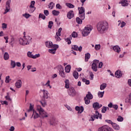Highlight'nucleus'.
Segmentation results:
<instances>
[{"label": "nucleus", "instance_id": "f257e3e1", "mask_svg": "<svg viewBox=\"0 0 131 131\" xmlns=\"http://www.w3.org/2000/svg\"><path fill=\"white\" fill-rule=\"evenodd\" d=\"M108 23L106 21L99 22L97 25V29L99 33H105L108 30Z\"/></svg>", "mask_w": 131, "mask_h": 131}, {"label": "nucleus", "instance_id": "f03ea898", "mask_svg": "<svg viewBox=\"0 0 131 131\" xmlns=\"http://www.w3.org/2000/svg\"><path fill=\"white\" fill-rule=\"evenodd\" d=\"M31 39L32 38L30 36H24V38L19 39V42L21 46H26V45L31 43Z\"/></svg>", "mask_w": 131, "mask_h": 131}, {"label": "nucleus", "instance_id": "7ed1b4c3", "mask_svg": "<svg viewBox=\"0 0 131 131\" xmlns=\"http://www.w3.org/2000/svg\"><path fill=\"white\" fill-rule=\"evenodd\" d=\"M92 29L91 26H86L85 27L84 29L82 32V36H88V35L91 33Z\"/></svg>", "mask_w": 131, "mask_h": 131}, {"label": "nucleus", "instance_id": "20e7f679", "mask_svg": "<svg viewBox=\"0 0 131 131\" xmlns=\"http://www.w3.org/2000/svg\"><path fill=\"white\" fill-rule=\"evenodd\" d=\"M68 93L70 97H75L76 96V91L73 87L70 88L68 90Z\"/></svg>", "mask_w": 131, "mask_h": 131}, {"label": "nucleus", "instance_id": "39448f33", "mask_svg": "<svg viewBox=\"0 0 131 131\" xmlns=\"http://www.w3.org/2000/svg\"><path fill=\"white\" fill-rule=\"evenodd\" d=\"M98 131H114V130L110 126L105 125L99 128Z\"/></svg>", "mask_w": 131, "mask_h": 131}, {"label": "nucleus", "instance_id": "423d86ee", "mask_svg": "<svg viewBox=\"0 0 131 131\" xmlns=\"http://www.w3.org/2000/svg\"><path fill=\"white\" fill-rule=\"evenodd\" d=\"M58 67L59 74L61 77H62L63 78L66 77V75H65V73L64 72V68L61 65L58 66Z\"/></svg>", "mask_w": 131, "mask_h": 131}, {"label": "nucleus", "instance_id": "0eeeda50", "mask_svg": "<svg viewBox=\"0 0 131 131\" xmlns=\"http://www.w3.org/2000/svg\"><path fill=\"white\" fill-rule=\"evenodd\" d=\"M47 48H59V45L53 44V42L47 41L45 42Z\"/></svg>", "mask_w": 131, "mask_h": 131}, {"label": "nucleus", "instance_id": "6e6552de", "mask_svg": "<svg viewBox=\"0 0 131 131\" xmlns=\"http://www.w3.org/2000/svg\"><path fill=\"white\" fill-rule=\"evenodd\" d=\"M34 5H35V2L31 1L30 9H29V13H33L35 11L36 8L34 7Z\"/></svg>", "mask_w": 131, "mask_h": 131}, {"label": "nucleus", "instance_id": "1a4fd4ad", "mask_svg": "<svg viewBox=\"0 0 131 131\" xmlns=\"http://www.w3.org/2000/svg\"><path fill=\"white\" fill-rule=\"evenodd\" d=\"M11 5V0H8L6 3V9L4 12V15L7 14L10 11V5Z\"/></svg>", "mask_w": 131, "mask_h": 131}, {"label": "nucleus", "instance_id": "9d476101", "mask_svg": "<svg viewBox=\"0 0 131 131\" xmlns=\"http://www.w3.org/2000/svg\"><path fill=\"white\" fill-rule=\"evenodd\" d=\"M72 50H74V51H79V52H81L82 51V47L80 46L78 47L77 45H73L72 46Z\"/></svg>", "mask_w": 131, "mask_h": 131}, {"label": "nucleus", "instance_id": "9b49d317", "mask_svg": "<svg viewBox=\"0 0 131 131\" xmlns=\"http://www.w3.org/2000/svg\"><path fill=\"white\" fill-rule=\"evenodd\" d=\"M43 92V100H46V99H49V92L46 90H41Z\"/></svg>", "mask_w": 131, "mask_h": 131}, {"label": "nucleus", "instance_id": "f8f14e48", "mask_svg": "<svg viewBox=\"0 0 131 131\" xmlns=\"http://www.w3.org/2000/svg\"><path fill=\"white\" fill-rule=\"evenodd\" d=\"M39 113L40 118H45V117H48V114L43 110V111L40 112Z\"/></svg>", "mask_w": 131, "mask_h": 131}, {"label": "nucleus", "instance_id": "ddd939ff", "mask_svg": "<svg viewBox=\"0 0 131 131\" xmlns=\"http://www.w3.org/2000/svg\"><path fill=\"white\" fill-rule=\"evenodd\" d=\"M67 17L68 19H72V18L74 17V13L73 12V11L71 10L68 12L67 14Z\"/></svg>", "mask_w": 131, "mask_h": 131}, {"label": "nucleus", "instance_id": "4468645a", "mask_svg": "<svg viewBox=\"0 0 131 131\" xmlns=\"http://www.w3.org/2000/svg\"><path fill=\"white\" fill-rule=\"evenodd\" d=\"M51 125H56L58 123V120L55 118H52L50 122Z\"/></svg>", "mask_w": 131, "mask_h": 131}, {"label": "nucleus", "instance_id": "2eb2a0df", "mask_svg": "<svg viewBox=\"0 0 131 131\" xmlns=\"http://www.w3.org/2000/svg\"><path fill=\"white\" fill-rule=\"evenodd\" d=\"M32 117H33L34 119H36L37 118H38L39 117H40V115H39L38 113H37L35 110H33V114L31 117V118H32Z\"/></svg>", "mask_w": 131, "mask_h": 131}, {"label": "nucleus", "instance_id": "dca6fc26", "mask_svg": "<svg viewBox=\"0 0 131 131\" xmlns=\"http://www.w3.org/2000/svg\"><path fill=\"white\" fill-rule=\"evenodd\" d=\"M113 50L114 51V52H116V53H120V51H121L120 50V47L118 46V45L115 46L113 47Z\"/></svg>", "mask_w": 131, "mask_h": 131}, {"label": "nucleus", "instance_id": "f3484780", "mask_svg": "<svg viewBox=\"0 0 131 131\" xmlns=\"http://www.w3.org/2000/svg\"><path fill=\"white\" fill-rule=\"evenodd\" d=\"M15 86L17 89H20L22 86V81L21 80H18L15 83Z\"/></svg>", "mask_w": 131, "mask_h": 131}, {"label": "nucleus", "instance_id": "a211bd4d", "mask_svg": "<svg viewBox=\"0 0 131 131\" xmlns=\"http://www.w3.org/2000/svg\"><path fill=\"white\" fill-rule=\"evenodd\" d=\"M119 4H121L122 7H127L128 6L127 0H122Z\"/></svg>", "mask_w": 131, "mask_h": 131}, {"label": "nucleus", "instance_id": "6ab92c4d", "mask_svg": "<svg viewBox=\"0 0 131 131\" xmlns=\"http://www.w3.org/2000/svg\"><path fill=\"white\" fill-rule=\"evenodd\" d=\"M78 10L79 11V14H85L84 13V12L85 11V9H84V7H78Z\"/></svg>", "mask_w": 131, "mask_h": 131}, {"label": "nucleus", "instance_id": "aec40b11", "mask_svg": "<svg viewBox=\"0 0 131 131\" xmlns=\"http://www.w3.org/2000/svg\"><path fill=\"white\" fill-rule=\"evenodd\" d=\"M115 77H117V78H119L122 76V74H121V71H117L115 72Z\"/></svg>", "mask_w": 131, "mask_h": 131}, {"label": "nucleus", "instance_id": "412c9836", "mask_svg": "<svg viewBox=\"0 0 131 131\" xmlns=\"http://www.w3.org/2000/svg\"><path fill=\"white\" fill-rule=\"evenodd\" d=\"M53 48L54 49H49V52L50 53V54L55 55V54H56V51H57V49H58V48L57 47H53Z\"/></svg>", "mask_w": 131, "mask_h": 131}, {"label": "nucleus", "instance_id": "4be33fe9", "mask_svg": "<svg viewBox=\"0 0 131 131\" xmlns=\"http://www.w3.org/2000/svg\"><path fill=\"white\" fill-rule=\"evenodd\" d=\"M85 98H86V99H88L89 100H92L93 96V94H91L90 92H88V93L86 95V97Z\"/></svg>", "mask_w": 131, "mask_h": 131}, {"label": "nucleus", "instance_id": "5701e85b", "mask_svg": "<svg viewBox=\"0 0 131 131\" xmlns=\"http://www.w3.org/2000/svg\"><path fill=\"white\" fill-rule=\"evenodd\" d=\"M89 59H91V54L87 53L85 54V62H88Z\"/></svg>", "mask_w": 131, "mask_h": 131}, {"label": "nucleus", "instance_id": "b1692460", "mask_svg": "<svg viewBox=\"0 0 131 131\" xmlns=\"http://www.w3.org/2000/svg\"><path fill=\"white\" fill-rule=\"evenodd\" d=\"M93 107L94 110H98L99 109V102H94L93 104Z\"/></svg>", "mask_w": 131, "mask_h": 131}, {"label": "nucleus", "instance_id": "393cba45", "mask_svg": "<svg viewBox=\"0 0 131 131\" xmlns=\"http://www.w3.org/2000/svg\"><path fill=\"white\" fill-rule=\"evenodd\" d=\"M112 125L114 129H116V130H119L120 127H119V125H118V124L113 123V125Z\"/></svg>", "mask_w": 131, "mask_h": 131}, {"label": "nucleus", "instance_id": "a878e982", "mask_svg": "<svg viewBox=\"0 0 131 131\" xmlns=\"http://www.w3.org/2000/svg\"><path fill=\"white\" fill-rule=\"evenodd\" d=\"M70 70H71V66L68 64L65 68V71L67 73H69V72H70Z\"/></svg>", "mask_w": 131, "mask_h": 131}, {"label": "nucleus", "instance_id": "bb28decb", "mask_svg": "<svg viewBox=\"0 0 131 131\" xmlns=\"http://www.w3.org/2000/svg\"><path fill=\"white\" fill-rule=\"evenodd\" d=\"M71 39H72V36L70 35L69 37L65 39L66 41L68 42V45H70L71 43Z\"/></svg>", "mask_w": 131, "mask_h": 131}, {"label": "nucleus", "instance_id": "cd10ccee", "mask_svg": "<svg viewBox=\"0 0 131 131\" xmlns=\"http://www.w3.org/2000/svg\"><path fill=\"white\" fill-rule=\"evenodd\" d=\"M92 69L95 72H97L98 71V66L96 64H92Z\"/></svg>", "mask_w": 131, "mask_h": 131}, {"label": "nucleus", "instance_id": "c85d7f7f", "mask_svg": "<svg viewBox=\"0 0 131 131\" xmlns=\"http://www.w3.org/2000/svg\"><path fill=\"white\" fill-rule=\"evenodd\" d=\"M40 103L43 107H46V106H47V101H46V99H42V100L40 101Z\"/></svg>", "mask_w": 131, "mask_h": 131}, {"label": "nucleus", "instance_id": "c756f323", "mask_svg": "<svg viewBox=\"0 0 131 131\" xmlns=\"http://www.w3.org/2000/svg\"><path fill=\"white\" fill-rule=\"evenodd\" d=\"M107 88V84L106 83H103L100 85V90L101 91H103V90H105Z\"/></svg>", "mask_w": 131, "mask_h": 131}, {"label": "nucleus", "instance_id": "7c9ffc66", "mask_svg": "<svg viewBox=\"0 0 131 131\" xmlns=\"http://www.w3.org/2000/svg\"><path fill=\"white\" fill-rule=\"evenodd\" d=\"M73 75L74 78H75V79H77L78 78L79 75H78V72H77V71H74L73 73Z\"/></svg>", "mask_w": 131, "mask_h": 131}, {"label": "nucleus", "instance_id": "2f4dec72", "mask_svg": "<svg viewBox=\"0 0 131 131\" xmlns=\"http://www.w3.org/2000/svg\"><path fill=\"white\" fill-rule=\"evenodd\" d=\"M118 22H120L118 24V26H120V27L121 28H123V27H124V26H125V25H126V24H125V22L124 21H122V23L120 21V20H119Z\"/></svg>", "mask_w": 131, "mask_h": 131}, {"label": "nucleus", "instance_id": "473e14b6", "mask_svg": "<svg viewBox=\"0 0 131 131\" xmlns=\"http://www.w3.org/2000/svg\"><path fill=\"white\" fill-rule=\"evenodd\" d=\"M82 20L79 17H76V21L78 24H82Z\"/></svg>", "mask_w": 131, "mask_h": 131}, {"label": "nucleus", "instance_id": "72a5a7b5", "mask_svg": "<svg viewBox=\"0 0 131 131\" xmlns=\"http://www.w3.org/2000/svg\"><path fill=\"white\" fill-rule=\"evenodd\" d=\"M52 14L53 16H58L59 14H60V12L57 10H53Z\"/></svg>", "mask_w": 131, "mask_h": 131}, {"label": "nucleus", "instance_id": "f704fd0d", "mask_svg": "<svg viewBox=\"0 0 131 131\" xmlns=\"http://www.w3.org/2000/svg\"><path fill=\"white\" fill-rule=\"evenodd\" d=\"M79 17L81 20L85 19V13L79 14Z\"/></svg>", "mask_w": 131, "mask_h": 131}, {"label": "nucleus", "instance_id": "c9c22d12", "mask_svg": "<svg viewBox=\"0 0 131 131\" xmlns=\"http://www.w3.org/2000/svg\"><path fill=\"white\" fill-rule=\"evenodd\" d=\"M10 65L11 66V68H15V67H16V62L14 60H11Z\"/></svg>", "mask_w": 131, "mask_h": 131}, {"label": "nucleus", "instance_id": "e433bc0d", "mask_svg": "<svg viewBox=\"0 0 131 131\" xmlns=\"http://www.w3.org/2000/svg\"><path fill=\"white\" fill-rule=\"evenodd\" d=\"M64 82L66 83V85H65L66 89H69V80L66 79L64 81Z\"/></svg>", "mask_w": 131, "mask_h": 131}, {"label": "nucleus", "instance_id": "4c0bfd02", "mask_svg": "<svg viewBox=\"0 0 131 131\" xmlns=\"http://www.w3.org/2000/svg\"><path fill=\"white\" fill-rule=\"evenodd\" d=\"M107 108L108 109V110H109V107L103 106L101 110L102 113H106V111H107Z\"/></svg>", "mask_w": 131, "mask_h": 131}, {"label": "nucleus", "instance_id": "58836bf2", "mask_svg": "<svg viewBox=\"0 0 131 131\" xmlns=\"http://www.w3.org/2000/svg\"><path fill=\"white\" fill-rule=\"evenodd\" d=\"M91 99H89L88 98H86V97H84V101L85 102V104L86 105H89V104H90V103H91V100H90Z\"/></svg>", "mask_w": 131, "mask_h": 131}, {"label": "nucleus", "instance_id": "ea45409f", "mask_svg": "<svg viewBox=\"0 0 131 131\" xmlns=\"http://www.w3.org/2000/svg\"><path fill=\"white\" fill-rule=\"evenodd\" d=\"M66 5L67 7H68V8H70V9H73L74 8V5L71 3H66Z\"/></svg>", "mask_w": 131, "mask_h": 131}, {"label": "nucleus", "instance_id": "a19ab883", "mask_svg": "<svg viewBox=\"0 0 131 131\" xmlns=\"http://www.w3.org/2000/svg\"><path fill=\"white\" fill-rule=\"evenodd\" d=\"M105 93L104 91L103 92H99L98 93V96L99 98H103V97L104 96V93Z\"/></svg>", "mask_w": 131, "mask_h": 131}, {"label": "nucleus", "instance_id": "79ce46f5", "mask_svg": "<svg viewBox=\"0 0 131 131\" xmlns=\"http://www.w3.org/2000/svg\"><path fill=\"white\" fill-rule=\"evenodd\" d=\"M60 35H58V33H56L55 38L57 41H60L61 40V38H60Z\"/></svg>", "mask_w": 131, "mask_h": 131}, {"label": "nucleus", "instance_id": "37998d69", "mask_svg": "<svg viewBox=\"0 0 131 131\" xmlns=\"http://www.w3.org/2000/svg\"><path fill=\"white\" fill-rule=\"evenodd\" d=\"M55 4L53 2H51L49 5H48V8L50 9L51 10H52V9H54V6Z\"/></svg>", "mask_w": 131, "mask_h": 131}, {"label": "nucleus", "instance_id": "c03bdc74", "mask_svg": "<svg viewBox=\"0 0 131 131\" xmlns=\"http://www.w3.org/2000/svg\"><path fill=\"white\" fill-rule=\"evenodd\" d=\"M38 18L39 19H40L41 18V19H42V20H46V15H45V14L39 13Z\"/></svg>", "mask_w": 131, "mask_h": 131}, {"label": "nucleus", "instance_id": "a18cd8bd", "mask_svg": "<svg viewBox=\"0 0 131 131\" xmlns=\"http://www.w3.org/2000/svg\"><path fill=\"white\" fill-rule=\"evenodd\" d=\"M84 110V108H83V106H81L80 107V109H79V111H78V113L79 114H81V113L83 112Z\"/></svg>", "mask_w": 131, "mask_h": 131}, {"label": "nucleus", "instance_id": "49530a36", "mask_svg": "<svg viewBox=\"0 0 131 131\" xmlns=\"http://www.w3.org/2000/svg\"><path fill=\"white\" fill-rule=\"evenodd\" d=\"M72 37H73L74 38H76V37H78V34H77L76 33V32H73L72 33Z\"/></svg>", "mask_w": 131, "mask_h": 131}, {"label": "nucleus", "instance_id": "de8ad7c7", "mask_svg": "<svg viewBox=\"0 0 131 131\" xmlns=\"http://www.w3.org/2000/svg\"><path fill=\"white\" fill-rule=\"evenodd\" d=\"M34 107V105L30 103L29 109L28 110V112H30V111H32V110H33Z\"/></svg>", "mask_w": 131, "mask_h": 131}, {"label": "nucleus", "instance_id": "09e8293b", "mask_svg": "<svg viewBox=\"0 0 131 131\" xmlns=\"http://www.w3.org/2000/svg\"><path fill=\"white\" fill-rule=\"evenodd\" d=\"M95 49L96 51H99V50H101V45L100 44L96 45L95 46Z\"/></svg>", "mask_w": 131, "mask_h": 131}, {"label": "nucleus", "instance_id": "8fccbe9b", "mask_svg": "<svg viewBox=\"0 0 131 131\" xmlns=\"http://www.w3.org/2000/svg\"><path fill=\"white\" fill-rule=\"evenodd\" d=\"M27 56L29 58H32V59L33 58V54H32V52H31L30 51L28 52Z\"/></svg>", "mask_w": 131, "mask_h": 131}, {"label": "nucleus", "instance_id": "3c124183", "mask_svg": "<svg viewBox=\"0 0 131 131\" xmlns=\"http://www.w3.org/2000/svg\"><path fill=\"white\" fill-rule=\"evenodd\" d=\"M53 24H54V23L53 22V21H50L49 22L48 28L52 29V27H53Z\"/></svg>", "mask_w": 131, "mask_h": 131}, {"label": "nucleus", "instance_id": "603ef678", "mask_svg": "<svg viewBox=\"0 0 131 131\" xmlns=\"http://www.w3.org/2000/svg\"><path fill=\"white\" fill-rule=\"evenodd\" d=\"M4 58L5 60H8L9 59V53L8 52H5Z\"/></svg>", "mask_w": 131, "mask_h": 131}, {"label": "nucleus", "instance_id": "864d4df0", "mask_svg": "<svg viewBox=\"0 0 131 131\" xmlns=\"http://www.w3.org/2000/svg\"><path fill=\"white\" fill-rule=\"evenodd\" d=\"M37 110L39 112H41V111H43V110L41 108V106L40 105H37Z\"/></svg>", "mask_w": 131, "mask_h": 131}, {"label": "nucleus", "instance_id": "5fc2aeb1", "mask_svg": "<svg viewBox=\"0 0 131 131\" xmlns=\"http://www.w3.org/2000/svg\"><path fill=\"white\" fill-rule=\"evenodd\" d=\"M118 121L121 122L123 121V118L121 117V116H119L118 118H117Z\"/></svg>", "mask_w": 131, "mask_h": 131}, {"label": "nucleus", "instance_id": "6e6d98bb", "mask_svg": "<svg viewBox=\"0 0 131 131\" xmlns=\"http://www.w3.org/2000/svg\"><path fill=\"white\" fill-rule=\"evenodd\" d=\"M99 60H97V59H95L94 60H93V63H92L93 65H98V64H99Z\"/></svg>", "mask_w": 131, "mask_h": 131}, {"label": "nucleus", "instance_id": "4d7b16f0", "mask_svg": "<svg viewBox=\"0 0 131 131\" xmlns=\"http://www.w3.org/2000/svg\"><path fill=\"white\" fill-rule=\"evenodd\" d=\"M10 79V76H7L6 77L5 79V82L6 83H9L10 82V81L9 80Z\"/></svg>", "mask_w": 131, "mask_h": 131}, {"label": "nucleus", "instance_id": "13d9d810", "mask_svg": "<svg viewBox=\"0 0 131 131\" xmlns=\"http://www.w3.org/2000/svg\"><path fill=\"white\" fill-rule=\"evenodd\" d=\"M23 16L26 19H28V18H29V16H30V15L28 13H25V14H23Z\"/></svg>", "mask_w": 131, "mask_h": 131}, {"label": "nucleus", "instance_id": "bf43d9fd", "mask_svg": "<svg viewBox=\"0 0 131 131\" xmlns=\"http://www.w3.org/2000/svg\"><path fill=\"white\" fill-rule=\"evenodd\" d=\"M63 30V29H62V28H60L59 29H58L57 32V35L61 36V32L62 31V30Z\"/></svg>", "mask_w": 131, "mask_h": 131}, {"label": "nucleus", "instance_id": "052dcab7", "mask_svg": "<svg viewBox=\"0 0 131 131\" xmlns=\"http://www.w3.org/2000/svg\"><path fill=\"white\" fill-rule=\"evenodd\" d=\"M40 57V54L39 53L37 54H35V55H33V59H36V58H39Z\"/></svg>", "mask_w": 131, "mask_h": 131}, {"label": "nucleus", "instance_id": "680f3d73", "mask_svg": "<svg viewBox=\"0 0 131 131\" xmlns=\"http://www.w3.org/2000/svg\"><path fill=\"white\" fill-rule=\"evenodd\" d=\"M43 13L45 16H48V15H50V13L49 12V10H44Z\"/></svg>", "mask_w": 131, "mask_h": 131}, {"label": "nucleus", "instance_id": "e2e57ef3", "mask_svg": "<svg viewBox=\"0 0 131 131\" xmlns=\"http://www.w3.org/2000/svg\"><path fill=\"white\" fill-rule=\"evenodd\" d=\"M90 76L91 77V80H93V79H94V74H93V72H90Z\"/></svg>", "mask_w": 131, "mask_h": 131}, {"label": "nucleus", "instance_id": "0e129e2a", "mask_svg": "<svg viewBox=\"0 0 131 131\" xmlns=\"http://www.w3.org/2000/svg\"><path fill=\"white\" fill-rule=\"evenodd\" d=\"M2 105H6V106H8V101L5 100V101H1Z\"/></svg>", "mask_w": 131, "mask_h": 131}, {"label": "nucleus", "instance_id": "69168bd1", "mask_svg": "<svg viewBox=\"0 0 131 131\" xmlns=\"http://www.w3.org/2000/svg\"><path fill=\"white\" fill-rule=\"evenodd\" d=\"M7 27V25L6 23L2 24V28L3 29H6Z\"/></svg>", "mask_w": 131, "mask_h": 131}, {"label": "nucleus", "instance_id": "338daca9", "mask_svg": "<svg viewBox=\"0 0 131 131\" xmlns=\"http://www.w3.org/2000/svg\"><path fill=\"white\" fill-rule=\"evenodd\" d=\"M7 96H6L5 97V98L8 100V101H12V99H11V98H10V96H9V93H7Z\"/></svg>", "mask_w": 131, "mask_h": 131}, {"label": "nucleus", "instance_id": "774afa93", "mask_svg": "<svg viewBox=\"0 0 131 131\" xmlns=\"http://www.w3.org/2000/svg\"><path fill=\"white\" fill-rule=\"evenodd\" d=\"M56 9H62V6H61V5L59 4H56Z\"/></svg>", "mask_w": 131, "mask_h": 131}]
</instances>
